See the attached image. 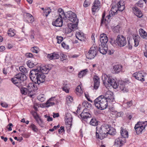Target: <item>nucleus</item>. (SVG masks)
<instances>
[{
	"instance_id": "obj_1",
	"label": "nucleus",
	"mask_w": 147,
	"mask_h": 147,
	"mask_svg": "<svg viewBox=\"0 0 147 147\" xmlns=\"http://www.w3.org/2000/svg\"><path fill=\"white\" fill-rule=\"evenodd\" d=\"M30 77L33 82L39 85L45 82L46 76L38 69H34L30 71Z\"/></svg>"
},
{
	"instance_id": "obj_2",
	"label": "nucleus",
	"mask_w": 147,
	"mask_h": 147,
	"mask_svg": "<svg viewBox=\"0 0 147 147\" xmlns=\"http://www.w3.org/2000/svg\"><path fill=\"white\" fill-rule=\"evenodd\" d=\"M103 83L106 87L112 86L114 88L118 87V84L116 82L112 77L109 76L105 74H103L102 76Z\"/></svg>"
},
{
	"instance_id": "obj_3",
	"label": "nucleus",
	"mask_w": 147,
	"mask_h": 147,
	"mask_svg": "<svg viewBox=\"0 0 147 147\" xmlns=\"http://www.w3.org/2000/svg\"><path fill=\"white\" fill-rule=\"evenodd\" d=\"M103 95L99 96L94 100V104L98 109L104 110L107 107V102L105 98H104Z\"/></svg>"
},
{
	"instance_id": "obj_4",
	"label": "nucleus",
	"mask_w": 147,
	"mask_h": 147,
	"mask_svg": "<svg viewBox=\"0 0 147 147\" xmlns=\"http://www.w3.org/2000/svg\"><path fill=\"white\" fill-rule=\"evenodd\" d=\"M107 124H105L104 126H102L100 128L97 127H96V138L102 140L106 138L108 136V132Z\"/></svg>"
},
{
	"instance_id": "obj_5",
	"label": "nucleus",
	"mask_w": 147,
	"mask_h": 147,
	"mask_svg": "<svg viewBox=\"0 0 147 147\" xmlns=\"http://www.w3.org/2000/svg\"><path fill=\"white\" fill-rule=\"evenodd\" d=\"M26 79V76L24 74L19 73L16 74L14 77L11 79L12 82L20 88L21 83Z\"/></svg>"
},
{
	"instance_id": "obj_6",
	"label": "nucleus",
	"mask_w": 147,
	"mask_h": 147,
	"mask_svg": "<svg viewBox=\"0 0 147 147\" xmlns=\"http://www.w3.org/2000/svg\"><path fill=\"white\" fill-rule=\"evenodd\" d=\"M63 19L65 20H67L72 22H75L74 24H78V20L77 18L76 14L70 11L65 13Z\"/></svg>"
},
{
	"instance_id": "obj_7",
	"label": "nucleus",
	"mask_w": 147,
	"mask_h": 147,
	"mask_svg": "<svg viewBox=\"0 0 147 147\" xmlns=\"http://www.w3.org/2000/svg\"><path fill=\"white\" fill-rule=\"evenodd\" d=\"M98 52V47L93 45L90 48L88 51L86 53V57L87 59H94L97 54Z\"/></svg>"
},
{
	"instance_id": "obj_8",
	"label": "nucleus",
	"mask_w": 147,
	"mask_h": 147,
	"mask_svg": "<svg viewBox=\"0 0 147 147\" xmlns=\"http://www.w3.org/2000/svg\"><path fill=\"white\" fill-rule=\"evenodd\" d=\"M112 16L111 12L110 11H109V15L106 16L105 18V12L104 11L102 13L101 20L100 26H102L103 24H105L106 28L108 29L109 24L110 21V19L111 17Z\"/></svg>"
},
{
	"instance_id": "obj_9",
	"label": "nucleus",
	"mask_w": 147,
	"mask_h": 147,
	"mask_svg": "<svg viewBox=\"0 0 147 147\" xmlns=\"http://www.w3.org/2000/svg\"><path fill=\"white\" fill-rule=\"evenodd\" d=\"M121 129L120 134L121 137L120 140V147L123 145L125 143V138L128 137V133L127 130L122 127H121Z\"/></svg>"
},
{
	"instance_id": "obj_10",
	"label": "nucleus",
	"mask_w": 147,
	"mask_h": 147,
	"mask_svg": "<svg viewBox=\"0 0 147 147\" xmlns=\"http://www.w3.org/2000/svg\"><path fill=\"white\" fill-rule=\"evenodd\" d=\"M146 126V125L144 124V122H138L135 125L134 127L137 134H139L141 133L143 130L144 129Z\"/></svg>"
},
{
	"instance_id": "obj_11",
	"label": "nucleus",
	"mask_w": 147,
	"mask_h": 147,
	"mask_svg": "<svg viewBox=\"0 0 147 147\" xmlns=\"http://www.w3.org/2000/svg\"><path fill=\"white\" fill-rule=\"evenodd\" d=\"M78 24L70 23L68 24L67 27L65 29V33L68 34L72 31H74L77 28Z\"/></svg>"
},
{
	"instance_id": "obj_12",
	"label": "nucleus",
	"mask_w": 147,
	"mask_h": 147,
	"mask_svg": "<svg viewBox=\"0 0 147 147\" xmlns=\"http://www.w3.org/2000/svg\"><path fill=\"white\" fill-rule=\"evenodd\" d=\"M104 98L106 99L107 100V102H112L114 99V98L112 92L110 91H108L106 92L104 95H103Z\"/></svg>"
},
{
	"instance_id": "obj_13",
	"label": "nucleus",
	"mask_w": 147,
	"mask_h": 147,
	"mask_svg": "<svg viewBox=\"0 0 147 147\" xmlns=\"http://www.w3.org/2000/svg\"><path fill=\"white\" fill-rule=\"evenodd\" d=\"M133 76L138 80L142 82L145 81V79L143 78L144 76V73L142 71H140L138 72H136L134 73L133 74Z\"/></svg>"
},
{
	"instance_id": "obj_14",
	"label": "nucleus",
	"mask_w": 147,
	"mask_h": 147,
	"mask_svg": "<svg viewBox=\"0 0 147 147\" xmlns=\"http://www.w3.org/2000/svg\"><path fill=\"white\" fill-rule=\"evenodd\" d=\"M100 3L99 0H95L92 8V12H95L98 11L100 8Z\"/></svg>"
},
{
	"instance_id": "obj_15",
	"label": "nucleus",
	"mask_w": 147,
	"mask_h": 147,
	"mask_svg": "<svg viewBox=\"0 0 147 147\" xmlns=\"http://www.w3.org/2000/svg\"><path fill=\"white\" fill-rule=\"evenodd\" d=\"M63 20L62 17H59L57 18L55 21L52 22V24L53 26L57 27H60L62 26Z\"/></svg>"
},
{
	"instance_id": "obj_16",
	"label": "nucleus",
	"mask_w": 147,
	"mask_h": 147,
	"mask_svg": "<svg viewBox=\"0 0 147 147\" xmlns=\"http://www.w3.org/2000/svg\"><path fill=\"white\" fill-rule=\"evenodd\" d=\"M129 80L127 79H125L124 81L120 80V89L121 91L123 92L128 91V90L125 87V86L126 84L129 83Z\"/></svg>"
},
{
	"instance_id": "obj_17",
	"label": "nucleus",
	"mask_w": 147,
	"mask_h": 147,
	"mask_svg": "<svg viewBox=\"0 0 147 147\" xmlns=\"http://www.w3.org/2000/svg\"><path fill=\"white\" fill-rule=\"evenodd\" d=\"M111 43L114 47L118 48L119 46V35H118L116 38L111 39Z\"/></svg>"
},
{
	"instance_id": "obj_18",
	"label": "nucleus",
	"mask_w": 147,
	"mask_h": 147,
	"mask_svg": "<svg viewBox=\"0 0 147 147\" xmlns=\"http://www.w3.org/2000/svg\"><path fill=\"white\" fill-rule=\"evenodd\" d=\"M78 117L82 120L86 121L88 118H91L92 117L90 114L88 112L85 113H81L78 116Z\"/></svg>"
},
{
	"instance_id": "obj_19",
	"label": "nucleus",
	"mask_w": 147,
	"mask_h": 147,
	"mask_svg": "<svg viewBox=\"0 0 147 147\" xmlns=\"http://www.w3.org/2000/svg\"><path fill=\"white\" fill-rule=\"evenodd\" d=\"M117 6H116L115 5L112 6L111 9V11H110L112 16H113L116 14H117V11H119V1L117 2Z\"/></svg>"
},
{
	"instance_id": "obj_20",
	"label": "nucleus",
	"mask_w": 147,
	"mask_h": 147,
	"mask_svg": "<svg viewBox=\"0 0 147 147\" xmlns=\"http://www.w3.org/2000/svg\"><path fill=\"white\" fill-rule=\"evenodd\" d=\"M94 88L95 90H97L100 85V79L98 77L95 75L94 76Z\"/></svg>"
},
{
	"instance_id": "obj_21",
	"label": "nucleus",
	"mask_w": 147,
	"mask_h": 147,
	"mask_svg": "<svg viewBox=\"0 0 147 147\" xmlns=\"http://www.w3.org/2000/svg\"><path fill=\"white\" fill-rule=\"evenodd\" d=\"M98 48V51L103 55L105 54L108 50L107 46V45H99Z\"/></svg>"
},
{
	"instance_id": "obj_22",
	"label": "nucleus",
	"mask_w": 147,
	"mask_h": 147,
	"mask_svg": "<svg viewBox=\"0 0 147 147\" xmlns=\"http://www.w3.org/2000/svg\"><path fill=\"white\" fill-rule=\"evenodd\" d=\"M100 40L101 43V45H107L106 43L108 41V38L106 34H102L100 35Z\"/></svg>"
},
{
	"instance_id": "obj_23",
	"label": "nucleus",
	"mask_w": 147,
	"mask_h": 147,
	"mask_svg": "<svg viewBox=\"0 0 147 147\" xmlns=\"http://www.w3.org/2000/svg\"><path fill=\"white\" fill-rule=\"evenodd\" d=\"M132 9L134 13L139 18H140L142 17L143 15L142 12L137 7H133L132 8Z\"/></svg>"
},
{
	"instance_id": "obj_24",
	"label": "nucleus",
	"mask_w": 147,
	"mask_h": 147,
	"mask_svg": "<svg viewBox=\"0 0 147 147\" xmlns=\"http://www.w3.org/2000/svg\"><path fill=\"white\" fill-rule=\"evenodd\" d=\"M119 72V63H115L113 66L112 72L113 74H118Z\"/></svg>"
},
{
	"instance_id": "obj_25",
	"label": "nucleus",
	"mask_w": 147,
	"mask_h": 147,
	"mask_svg": "<svg viewBox=\"0 0 147 147\" xmlns=\"http://www.w3.org/2000/svg\"><path fill=\"white\" fill-rule=\"evenodd\" d=\"M76 37L81 41H85V38L84 37V33L81 31L77 32L76 34Z\"/></svg>"
},
{
	"instance_id": "obj_26",
	"label": "nucleus",
	"mask_w": 147,
	"mask_h": 147,
	"mask_svg": "<svg viewBox=\"0 0 147 147\" xmlns=\"http://www.w3.org/2000/svg\"><path fill=\"white\" fill-rule=\"evenodd\" d=\"M47 58H49L50 60L53 59H58L59 57V54L54 52L53 53L48 54L47 56Z\"/></svg>"
},
{
	"instance_id": "obj_27",
	"label": "nucleus",
	"mask_w": 147,
	"mask_h": 147,
	"mask_svg": "<svg viewBox=\"0 0 147 147\" xmlns=\"http://www.w3.org/2000/svg\"><path fill=\"white\" fill-rule=\"evenodd\" d=\"M108 127H107L108 129V134L111 135H114L116 132L115 129L113 127H112L111 125L107 124Z\"/></svg>"
},
{
	"instance_id": "obj_28",
	"label": "nucleus",
	"mask_w": 147,
	"mask_h": 147,
	"mask_svg": "<svg viewBox=\"0 0 147 147\" xmlns=\"http://www.w3.org/2000/svg\"><path fill=\"white\" fill-rule=\"evenodd\" d=\"M139 33L140 36L143 38L147 39V33L142 29L140 28L139 30Z\"/></svg>"
},
{
	"instance_id": "obj_29",
	"label": "nucleus",
	"mask_w": 147,
	"mask_h": 147,
	"mask_svg": "<svg viewBox=\"0 0 147 147\" xmlns=\"http://www.w3.org/2000/svg\"><path fill=\"white\" fill-rule=\"evenodd\" d=\"M48 66H44L42 67H40V69L41 71V72H42V74H47L50 70L51 69V68H49L48 67Z\"/></svg>"
},
{
	"instance_id": "obj_30",
	"label": "nucleus",
	"mask_w": 147,
	"mask_h": 147,
	"mask_svg": "<svg viewBox=\"0 0 147 147\" xmlns=\"http://www.w3.org/2000/svg\"><path fill=\"white\" fill-rule=\"evenodd\" d=\"M126 44V40L125 37L123 35L120 36V47L125 46Z\"/></svg>"
},
{
	"instance_id": "obj_31",
	"label": "nucleus",
	"mask_w": 147,
	"mask_h": 147,
	"mask_svg": "<svg viewBox=\"0 0 147 147\" xmlns=\"http://www.w3.org/2000/svg\"><path fill=\"white\" fill-rule=\"evenodd\" d=\"M25 13L26 14V18L27 20V21L29 23H32L34 21V18L33 16L29 13Z\"/></svg>"
},
{
	"instance_id": "obj_32",
	"label": "nucleus",
	"mask_w": 147,
	"mask_h": 147,
	"mask_svg": "<svg viewBox=\"0 0 147 147\" xmlns=\"http://www.w3.org/2000/svg\"><path fill=\"white\" fill-rule=\"evenodd\" d=\"M88 72V70L85 69L80 71L78 74V77L81 78L85 76Z\"/></svg>"
},
{
	"instance_id": "obj_33",
	"label": "nucleus",
	"mask_w": 147,
	"mask_h": 147,
	"mask_svg": "<svg viewBox=\"0 0 147 147\" xmlns=\"http://www.w3.org/2000/svg\"><path fill=\"white\" fill-rule=\"evenodd\" d=\"M20 91L22 94L29 95L30 93V91H28V89L26 88H21L20 89Z\"/></svg>"
},
{
	"instance_id": "obj_34",
	"label": "nucleus",
	"mask_w": 147,
	"mask_h": 147,
	"mask_svg": "<svg viewBox=\"0 0 147 147\" xmlns=\"http://www.w3.org/2000/svg\"><path fill=\"white\" fill-rule=\"evenodd\" d=\"M8 34L9 36L12 37L16 34V31L14 29L10 28L8 30Z\"/></svg>"
},
{
	"instance_id": "obj_35",
	"label": "nucleus",
	"mask_w": 147,
	"mask_h": 147,
	"mask_svg": "<svg viewBox=\"0 0 147 147\" xmlns=\"http://www.w3.org/2000/svg\"><path fill=\"white\" fill-rule=\"evenodd\" d=\"M90 124L92 126H96L98 125V121L95 118H92L91 120Z\"/></svg>"
},
{
	"instance_id": "obj_36",
	"label": "nucleus",
	"mask_w": 147,
	"mask_h": 147,
	"mask_svg": "<svg viewBox=\"0 0 147 147\" xmlns=\"http://www.w3.org/2000/svg\"><path fill=\"white\" fill-rule=\"evenodd\" d=\"M82 106L84 107L85 108H88L90 109L92 107L91 104L89 103L87 101H84L82 104Z\"/></svg>"
},
{
	"instance_id": "obj_37",
	"label": "nucleus",
	"mask_w": 147,
	"mask_h": 147,
	"mask_svg": "<svg viewBox=\"0 0 147 147\" xmlns=\"http://www.w3.org/2000/svg\"><path fill=\"white\" fill-rule=\"evenodd\" d=\"M62 88L63 90L65 91L66 93L69 92V87H68V85L64 83L63 84Z\"/></svg>"
},
{
	"instance_id": "obj_38",
	"label": "nucleus",
	"mask_w": 147,
	"mask_h": 147,
	"mask_svg": "<svg viewBox=\"0 0 147 147\" xmlns=\"http://www.w3.org/2000/svg\"><path fill=\"white\" fill-rule=\"evenodd\" d=\"M51 98H50L48 100L45 104V106L46 107H49L53 106L55 104L54 102H51L50 101L51 100Z\"/></svg>"
},
{
	"instance_id": "obj_39",
	"label": "nucleus",
	"mask_w": 147,
	"mask_h": 147,
	"mask_svg": "<svg viewBox=\"0 0 147 147\" xmlns=\"http://www.w3.org/2000/svg\"><path fill=\"white\" fill-rule=\"evenodd\" d=\"M51 10L49 7H48L44 10L43 15H45L46 17H47L49 14L51 12Z\"/></svg>"
},
{
	"instance_id": "obj_40",
	"label": "nucleus",
	"mask_w": 147,
	"mask_h": 147,
	"mask_svg": "<svg viewBox=\"0 0 147 147\" xmlns=\"http://www.w3.org/2000/svg\"><path fill=\"white\" fill-rule=\"evenodd\" d=\"M37 99L41 102H43L45 100V98L43 94H40L37 97Z\"/></svg>"
},
{
	"instance_id": "obj_41",
	"label": "nucleus",
	"mask_w": 147,
	"mask_h": 147,
	"mask_svg": "<svg viewBox=\"0 0 147 147\" xmlns=\"http://www.w3.org/2000/svg\"><path fill=\"white\" fill-rule=\"evenodd\" d=\"M58 11L59 13V17H62V15H63V17H64V15H65V13L64 12L63 9L61 8H59L58 9Z\"/></svg>"
},
{
	"instance_id": "obj_42",
	"label": "nucleus",
	"mask_w": 147,
	"mask_h": 147,
	"mask_svg": "<svg viewBox=\"0 0 147 147\" xmlns=\"http://www.w3.org/2000/svg\"><path fill=\"white\" fill-rule=\"evenodd\" d=\"M19 69L20 71L22 73H28L27 69L25 68L24 66H20L19 67Z\"/></svg>"
},
{
	"instance_id": "obj_43",
	"label": "nucleus",
	"mask_w": 147,
	"mask_h": 147,
	"mask_svg": "<svg viewBox=\"0 0 147 147\" xmlns=\"http://www.w3.org/2000/svg\"><path fill=\"white\" fill-rule=\"evenodd\" d=\"M33 62V61H31L30 60H29L27 62V64L29 68H32L36 65L32 63Z\"/></svg>"
},
{
	"instance_id": "obj_44",
	"label": "nucleus",
	"mask_w": 147,
	"mask_h": 147,
	"mask_svg": "<svg viewBox=\"0 0 147 147\" xmlns=\"http://www.w3.org/2000/svg\"><path fill=\"white\" fill-rule=\"evenodd\" d=\"M66 123H67L68 124L71 126L72 125L71 122L72 121V118H67V116L66 117L65 119Z\"/></svg>"
},
{
	"instance_id": "obj_45",
	"label": "nucleus",
	"mask_w": 147,
	"mask_h": 147,
	"mask_svg": "<svg viewBox=\"0 0 147 147\" xmlns=\"http://www.w3.org/2000/svg\"><path fill=\"white\" fill-rule=\"evenodd\" d=\"M30 127L32 128V130L34 132H37L38 131V129L36 126L34 124H32L30 125Z\"/></svg>"
},
{
	"instance_id": "obj_46",
	"label": "nucleus",
	"mask_w": 147,
	"mask_h": 147,
	"mask_svg": "<svg viewBox=\"0 0 147 147\" xmlns=\"http://www.w3.org/2000/svg\"><path fill=\"white\" fill-rule=\"evenodd\" d=\"M34 84L32 83H30L27 86V89L28 91H30V92H32V86H34Z\"/></svg>"
},
{
	"instance_id": "obj_47",
	"label": "nucleus",
	"mask_w": 147,
	"mask_h": 147,
	"mask_svg": "<svg viewBox=\"0 0 147 147\" xmlns=\"http://www.w3.org/2000/svg\"><path fill=\"white\" fill-rule=\"evenodd\" d=\"M114 146H116L117 147H119V138H118L116 139L114 144Z\"/></svg>"
},
{
	"instance_id": "obj_48",
	"label": "nucleus",
	"mask_w": 147,
	"mask_h": 147,
	"mask_svg": "<svg viewBox=\"0 0 147 147\" xmlns=\"http://www.w3.org/2000/svg\"><path fill=\"white\" fill-rule=\"evenodd\" d=\"M90 4V0H85L83 4L84 7H87L89 6Z\"/></svg>"
},
{
	"instance_id": "obj_49",
	"label": "nucleus",
	"mask_w": 147,
	"mask_h": 147,
	"mask_svg": "<svg viewBox=\"0 0 147 147\" xmlns=\"http://www.w3.org/2000/svg\"><path fill=\"white\" fill-rule=\"evenodd\" d=\"M145 1L143 0H140L138 3V6L140 7H142L143 6V4Z\"/></svg>"
},
{
	"instance_id": "obj_50",
	"label": "nucleus",
	"mask_w": 147,
	"mask_h": 147,
	"mask_svg": "<svg viewBox=\"0 0 147 147\" xmlns=\"http://www.w3.org/2000/svg\"><path fill=\"white\" fill-rule=\"evenodd\" d=\"M113 31L115 33H118L119 31V26L117 25L113 29Z\"/></svg>"
},
{
	"instance_id": "obj_51",
	"label": "nucleus",
	"mask_w": 147,
	"mask_h": 147,
	"mask_svg": "<svg viewBox=\"0 0 147 147\" xmlns=\"http://www.w3.org/2000/svg\"><path fill=\"white\" fill-rule=\"evenodd\" d=\"M61 55V60L63 61L64 60H66L67 59V56L63 54H62L60 55Z\"/></svg>"
},
{
	"instance_id": "obj_52",
	"label": "nucleus",
	"mask_w": 147,
	"mask_h": 147,
	"mask_svg": "<svg viewBox=\"0 0 147 147\" xmlns=\"http://www.w3.org/2000/svg\"><path fill=\"white\" fill-rule=\"evenodd\" d=\"M123 3H121V1H120V11H123L125 8V6L124 4H125V2H123Z\"/></svg>"
},
{
	"instance_id": "obj_53",
	"label": "nucleus",
	"mask_w": 147,
	"mask_h": 147,
	"mask_svg": "<svg viewBox=\"0 0 147 147\" xmlns=\"http://www.w3.org/2000/svg\"><path fill=\"white\" fill-rule=\"evenodd\" d=\"M57 43H60L63 40V38L61 36H58L57 37Z\"/></svg>"
},
{
	"instance_id": "obj_54",
	"label": "nucleus",
	"mask_w": 147,
	"mask_h": 147,
	"mask_svg": "<svg viewBox=\"0 0 147 147\" xmlns=\"http://www.w3.org/2000/svg\"><path fill=\"white\" fill-rule=\"evenodd\" d=\"M76 92H78L80 93H82L83 92L82 90L81 89V86L79 85L78 86L76 89Z\"/></svg>"
},
{
	"instance_id": "obj_55",
	"label": "nucleus",
	"mask_w": 147,
	"mask_h": 147,
	"mask_svg": "<svg viewBox=\"0 0 147 147\" xmlns=\"http://www.w3.org/2000/svg\"><path fill=\"white\" fill-rule=\"evenodd\" d=\"M38 48L37 47H34L32 48L31 51L33 53H38Z\"/></svg>"
},
{
	"instance_id": "obj_56",
	"label": "nucleus",
	"mask_w": 147,
	"mask_h": 147,
	"mask_svg": "<svg viewBox=\"0 0 147 147\" xmlns=\"http://www.w3.org/2000/svg\"><path fill=\"white\" fill-rule=\"evenodd\" d=\"M61 46L65 49H69V46L66 45L64 42H63L61 43Z\"/></svg>"
},
{
	"instance_id": "obj_57",
	"label": "nucleus",
	"mask_w": 147,
	"mask_h": 147,
	"mask_svg": "<svg viewBox=\"0 0 147 147\" xmlns=\"http://www.w3.org/2000/svg\"><path fill=\"white\" fill-rule=\"evenodd\" d=\"M31 34L30 36V38L32 39L33 40L34 38V35L35 34L34 32V31L33 30H31L30 32Z\"/></svg>"
},
{
	"instance_id": "obj_58",
	"label": "nucleus",
	"mask_w": 147,
	"mask_h": 147,
	"mask_svg": "<svg viewBox=\"0 0 147 147\" xmlns=\"http://www.w3.org/2000/svg\"><path fill=\"white\" fill-rule=\"evenodd\" d=\"M58 131L59 134H61V133H62L64 131V127L62 126H61L60 129H58Z\"/></svg>"
},
{
	"instance_id": "obj_59",
	"label": "nucleus",
	"mask_w": 147,
	"mask_h": 147,
	"mask_svg": "<svg viewBox=\"0 0 147 147\" xmlns=\"http://www.w3.org/2000/svg\"><path fill=\"white\" fill-rule=\"evenodd\" d=\"M13 124L11 123H9L7 127V129H8V131H11L12 130V128L11 127H13Z\"/></svg>"
},
{
	"instance_id": "obj_60",
	"label": "nucleus",
	"mask_w": 147,
	"mask_h": 147,
	"mask_svg": "<svg viewBox=\"0 0 147 147\" xmlns=\"http://www.w3.org/2000/svg\"><path fill=\"white\" fill-rule=\"evenodd\" d=\"M134 41L135 42L134 46L135 47H137L138 46L139 44V40H138L136 38L134 39Z\"/></svg>"
},
{
	"instance_id": "obj_61",
	"label": "nucleus",
	"mask_w": 147,
	"mask_h": 147,
	"mask_svg": "<svg viewBox=\"0 0 147 147\" xmlns=\"http://www.w3.org/2000/svg\"><path fill=\"white\" fill-rule=\"evenodd\" d=\"M26 56L28 58H32L33 57V55L31 53H28L26 54Z\"/></svg>"
},
{
	"instance_id": "obj_62",
	"label": "nucleus",
	"mask_w": 147,
	"mask_h": 147,
	"mask_svg": "<svg viewBox=\"0 0 147 147\" xmlns=\"http://www.w3.org/2000/svg\"><path fill=\"white\" fill-rule=\"evenodd\" d=\"M30 61H33V62L32 63L35 65H36L38 63L37 59H36L35 58H33L31 60H30Z\"/></svg>"
},
{
	"instance_id": "obj_63",
	"label": "nucleus",
	"mask_w": 147,
	"mask_h": 147,
	"mask_svg": "<svg viewBox=\"0 0 147 147\" xmlns=\"http://www.w3.org/2000/svg\"><path fill=\"white\" fill-rule=\"evenodd\" d=\"M67 100H69L70 102H71L73 101V98L70 96H68L67 97Z\"/></svg>"
},
{
	"instance_id": "obj_64",
	"label": "nucleus",
	"mask_w": 147,
	"mask_h": 147,
	"mask_svg": "<svg viewBox=\"0 0 147 147\" xmlns=\"http://www.w3.org/2000/svg\"><path fill=\"white\" fill-rule=\"evenodd\" d=\"M31 114L32 115V116H33L34 118H35V117H36L39 116L37 114V113L35 111H32L31 112Z\"/></svg>"
}]
</instances>
